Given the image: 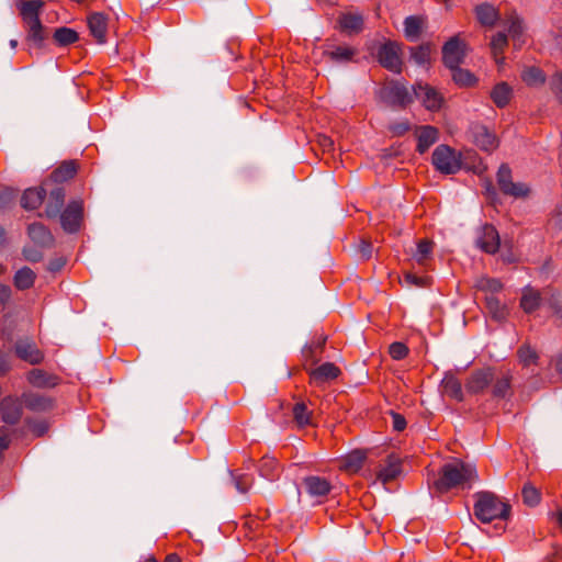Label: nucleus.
<instances>
[{
    "label": "nucleus",
    "instance_id": "393cba45",
    "mask_svg": "<svg viewBox=\"0 0 562 562\" xmlns=\"http://www.w3.org/2000/svg\"><path fill=\"white\" fill-rule=\"evenodd\" d=\"M512 380L513 376L509 371L502 373L499 376L494 375V381L491 384L492 397L497 400L509 397L513 394Z\"/></svg>",
    "mask_w": 562,
    "mask_h": 562
},
{
    "label": "nucleus",
    "instance_id": "f8f14e48",
    "mask_svg": "<svg viewBox=\"0 0 562 562\" xmlns=\"http://www.w3.org/2000/svg\"><path fill=\"white\" fill-rule=\"evenodd\" d=\"M413 99H418L429 111H438L443 102L442 94L434 87L418 82L413 86Z\"/></svg>",
    "mask_w": 562,
    "mask_h": 562
},
{
    "label": "nucleus",
    "instance_id": "680f3d73",
    "mask_svg": "<svg viewBox=\"0 0 562 562\" xmlns=\"http://www.w3.org/2000/svg\"><path fill=\"white\" fill-rule=\"evenodd\" d=\"M14 191L5 188L0 191V207H4L14 200Z\"/></svg>",
    "mask_w": 562,
    "mask_h": 562
},
{
    "label": "nucleus",
    "instance_id": "58836bf2",
    "mask_svg": "<svg viewBox=\"0 0 562 562\" xmlns=\"http://www.w3.org/2000/svg\"><path fill=\"white\" fill-rule=\"evenodd\" d=\"M366 456L361 451H352L347 454L341 461L340 468L347 472H357L359 471L364 462Z\"/></svg>",
    "mask_w": 562,
    "mask_h": 562
},
{
    "label": "nucleus",
    "instance_id": "aec40b11",
    "mask_svg": "<svg viewBox=\"0 0 562 562\" xmlns=\"http://www.w3.org/2000/svg\"><path fill=\"white\" fill-rule=\"evenodd\" d=\"M338 29L347 35L359 34L363 30L364 20L357 12L341 13L337 20Z\"/></svg>",
    "mask_w": 562,
    "mask_h": 562
},
{
    "label": "nucleus",
    "instance_id": "f03ea898",
    "mask_svg": "<svg viewBox=\"0 0 562 562\" xmlns=\"http://www.w3.org/2000/svg\"><path fill=\"white\" fill-rule=\"evenodd\" d=\"M510 514V505L490 492L476 494L474 515L483 524L494 519H507Z\"/></svg>",
    "mask_w": 562,
    "mask_h": 562
},
{
    "label": "nucleus",
    "instance_id": "cd10ccee",
    "mask_svg": "<svg viewBox=\"0 0 562 562\" xmlns=\"http://www.w3.org/2000/svg\"><path fill=\"white\" fill-rule=\"evenodd\" d=\"M30 238L42 247H50L54 244V237L49 229L42 223H33L27 227Z\"/></svg>",
    "mask_w": 562,
    "mask_h": 562
},
{
    "label": "nucleus",
    "instance_id": "49530a36",
    "mask_svg": "<svg viewBox=\"0 0 562 562\" xmlns=\"http://www.w3.org/2000/svg\"><path fill=\"white\" fill-rule=\"evenodd\" d=\"M517 356L520 363L524 367L536 364L538 360L537 351L533 348H531L528 344H524L518 348Z\"/></svg>",
    "mask_w": 562,
    "mask_h": 562
},
{
    "label": "nucleus",
    "instance_id": "0eeeda50",
    "mask_svg": "<svg viewBox=\"0 0 562 562\" xmlns=\"http://www.w3.org/2000/svg\"><path fill=\"white\" fill-rule=\"evenodd\" d=\"M467 45L459 35L449 38L442 46V63L449 68H458L465 58Z\"/></svg>",
    "mask_w": 562,
    "mask_h": 562
},
{
    "label": "nucleus",
    "instance_id": "bb28decb",
    "mask_svg": "<svg viewBox=\"0 0 562 562\" xmlns=\"http://www.w3.org/2000/svg\"><path fill=\"white\" fill-rule=\"evenodd\" d=\"M44 7L42 0H20L18 8L24 23L40 21V13Z\"/></svg>",
    "mask_w": 562,
    "mask_h": 562
},
{
    "label": "nucleus",
    "instance_id": "5fc2aeb1",
    "mask_svg": "<svg viewBox=\"0 0 562 562\" xmlns=\"http://www.w3.org/2000/svg\"><path fill=\"white\" fill-rule=\"evenodd\" d=\"M549 88L555 99L562 104V72H554L549 80Z\"/></svg>",
    "mask_w": 562,
    "mask_h": 562
},
{
    "label": "nucleus",
    "instance_id": "2eb2a0df",
    "mask_svg": "<svg viewBox=\"0 0 562 562\" xmlns=\"http://www.w3.org/2000/svg\"><path fill=\"white\" fill-rule=\"evenodd\" d=\"M402 471V464L401 460L391 454L387 456L386 459L379 464L376 470V480L380 481L382 484H387L392 481H394Z\"/></svg>",
    "mask_w": 562,
    "mask_h": 562
},
{
    "label": "nucleus",
    "instance_id": "bf43d9fd",
    "mask_svg": "<svg viewBox=\"0 0 562 562\" xmlns=\"http://www.w3.org/2000/svg\"><path fill=\"white\" fill-rule=\"evenodd\" d=\"M357 252L363 260H368L372 256V244L367 240H360L357 246Z\"/></svg>",
    "mask_w": 562,
    "mask_h": 562
},
{
    "label": "nucleus",
    "instance_id": "39448f33",
    "mask_svg": "<svg viewBox=\"0 0 562 562\" xmlns=\"http://www.w3.org/2000/svg\"><path fill=\"white\" fill-rule=\"evenodd\" d=\"M498 189L504 195L515 199L526 198L530 188L524 182H514L512 169L507 164H502L496 173Z\"/></svg>",
    "mask_w": 562,
    "mask_h": 562
},
{
    "label": "nucleus",
    "instance_id": "79ce46f5",
    "mask_svg": "<svg viewBox=\"0 0 562 562\" xmlns=\"http://www.w3.org/2000/svg\"><path fill=\"white\" fill-rule=\"evenodd\" d=\"M431 44L425 43L411 48V58L418 66H427L430 64Z\"/></svg>",
    "mask_w": 562,
    "mask_h": 562
},
{
    "label": "nucleus",
    "instance_id": "2f4dec72",
    "mask_svg": "<svg viewBox=\"0 0 562 562\" xmlns=\"http://www.w3.org/2000/svg\"><path fill=\"white\" fill-rule=\"evenodd\" d=\"M490 97L497 108L503 109L510 102L513 89L507 82H498L493 87Z\"/></svg>",
    "mask_w": 562,
    "mask_h": 562
},
{
    "label": "nucleus",
    "instance_id": "0e129e2a",
    "mask_svg": "<svg viewBox=\"0 0 562 562\" xmlns=\"http://www.w3.org/2000/svg\"><path fill=\"white\" fill-rule=\"evenodd\" d=\"M11 439L4 427L0 428V457L10 447Z\"/></svg>",
    "mask_w": 562,
    "mask_h": 562
},
{
    "label": "nucleus",
    "instance_id": "dca6fc26",
    "mask_svg": "<svg viewBox=\"0 0 562 562\" xmlns=\"http://www.w3.org/2000/svg\"><path fill=\"white\" fill-rule=\"evenodd\" d=\"M340 374L341 370L333 362H325L308 371L310 383L315 385H322L336 380Z\"/></svg>",
    "mask_w": 562,
    "mask_h": 562
},
{
    "label": "nucleus",
    "instance_id": "69168bd1",
    "mask_svg": "<svg viewBox=\"0 0 562 562\" xmlns=\"http://www.w3.org/2000/svg\"><path fill=\"white\" fill-rule=\"evenodd\" d=\"M318 144L324 151H330L334 148V140L325 135L318 137Z\"/></svg>",
    "mask_w": 562,
    "mask_h": 562
},
{
    "label": "nucleus",
    "instance_id": "603ef678",
    "mask_svg": "<svg viewBox=\"0 0 562 562\" xmlns=\"http://www.w3.org/2000/svg\"><path fill=\"white\" fill-rule=\"evenodd\" d=\"M507 24L508 33L513 37V40H519L524 32L521 20L515 13H512L507 18Z\"/></svg>",
    "mask_w": 562,
    "mask_h": 562
},
{
    "label": "nucleus",
    "instance_id": "a19ab883",
    "mask_svg": "<svg viewBox=\"0 0 562 562\" xmlns=\"http://www.w3.org/2000/svg\"><path fill=\"white\" fill-rule=\"evenodd\" d=\"M53 38L59 46H67L76 43L79 40L78 33L70 27H58L53 34Z\"/></svg>",
    "mask_w": 562,
    "mask_h": 562
},
{
    "label": "nucleus",
    "instance_id": "ea45409f",
    "mask_svg": "<svg viewBox=\"0 0 562 562\" xmlns=\"http://www.w3.org/2000/svg\"><path fill=\"white\" fill-rule=\"evenodd\" d=\"M434 250V243L429 239H420L417 244V249L413 255V259L419 266H426L427 261L430 259Z\"/></svg>",
    "mask_w": 562,
    "mask_h": 562
},
{
    "label": "nucleus",
    "instance_id": "a878e982",
    "mask_svg": "<svg viewBox=\"0 0 562 562\" xmlns=\"http://www.w3.org/2000/svg\"><path fill=\"white\" fill-rule=\"evenodd\" d=\"M65 189L57 187L49 192L48 200L45 207V216L48 218L57 217L61 212L65 203Z\"/></svg>",
    "mask_w": 562,
    "mask_h": 562
},
{
    "label": "nucleus",
    "instance_id": "4468645a",
    "mask_svg": "<svg viewBox=\"0 0 562 562\" xmlns=\"http://www.w3.org/2000/svg\"><path fill=\"white\" fill-rule=\"evenodd\" d=\"M477 247L486 254H495L499 249V235L492 224H485L481 227L476 239Z\"/></svg>",
    "mask_w": 562,
    "mask_h": 562
},
{
    "label": "nucleus",
    "instance_id": "9d476101",
    "mask_svg": "<svg viewBox=\"0 0 562 562\" xmlns=\"http://www.w3.org/2000/svg\"><path fill=\"white\" fill-rule=\"evenodd\" d=\"M59 217L65 232L70 234L78 232L83 220V202L81 200L69 202L66 209L59 214Z\"/></svg>",
    "mask_w": 562,
    "mask_h": 562
},
{
    "label": "nucleus",
    "instance_id": "4c0bfd02",
    "mask_svg": "<svg viewBox=\"0 0 562 562\" xmlns=\"http://www.w3.org/2000/svg\"><path fill=\"white\" fill-rule=\"evenodd\" d=\"M521 79L529 87H540L546 82V74L538 67H527L521 74Z\"/></svg>",
    "mask_w": 562,
    "mask_h": 562
},
{
    "label": "nucleus",
    "instance_id": "de8ad7c7",
    "mask_svg": "<svg viewBox=\"0 0 562 562\" xmlns=\"http://www.w3.org/2000/svg\"><path fill=\"white\" fill-rule=\"evenodd\" d=\"M486 308L497 321L505 319L506 308L501 304L499 300L493 295L486 297Z\"/></svg>",
    "mask_w": 562,
    "mask_h": 562
},
{
    "label": "nucleus",
    "instance_id": "6e6d98bb",
    "mask_svg": "<svg viewBox=\"0 0 562 562\" xmlns=\"http://www.w3.org/2000/svg\"><path fill=\"white\" fill-rule=\"evenodd\" d=\"M408 348L405 344L395 341L390 345L389 347V353L392 359L394 360H402L407 357L408 355Z\"/></svg>",
    "mask_w": 562,
    "mask_h": 562
},
{
    "label": "nucleus",
    "instance_id": "3c124183",
    "mask_svg": "<svg viewBox=\"0 0 562 562\" xmlns=\"http://www.w3.org/2000/svg\"><path fill=\"white\" fill-rule=\"evenodd\" d=\"M507 46V36L503 32H498L493 36L491 42V49L495 60L498 63V56H501Z\"/></svg>",
    "mask_w": 562,
    "mask_h": 562
},
{
    "label": "nucleus",
    "instance_id": "e2e57ef3",
    "mask_svg": "<svg viewBox=\"0 0 562 562\" xmlns=\"http://www.w3.org/2000/svg\"><path fill=\"white\" fill-rule=\"evenodd\" d=\"M392 425L396 431H402L406 428V419L398 413H392Z\"/></svg>",
    "mask_w": 562,
    "mask_h": 562
},
{
    "label": "nucleus",
    "instance_id": "6ab92c4d",
    "mask_svg": "<svg viewBox=\"0 0 562 562\" xmlns=\"http://www.w3.org/2000/svg\"><path fill=\"white\" fill-rule=\"evenodd\" d=\"M108 20V15L101 12H93L87 18L90 34L99 44H104L106 42Z\"/></svg>",
    "mask_w": 562,
    "mask_h": 562
},
{
    "label": "nucleus",
    "instance_id": "1a4fd4ad",
    "mask_svg": "<svg viewBox=\"0 0 562 562\" xmlns=\"http://www.w3.org/2000/svg\"><path fill=\"white\" fill-rule=\"evenodd\" d=\"M359 50L348 44H331L327 42L324 45L323 57L337 65H346L349 63H353L358 55Z\"/></svg>",
    "mask_w": 562,
    "mask_h": 562
},
{
    "label": "nucleus",
    "instance_id": "c85d7f7f",
    "mask_svg": "<svg viewBox=\"0 0 562 562\" xmlns=\"http://www.w3.org/2000/svg\"><path fill=\"white\" fill-rule=\"evenodd\" d=\"M425 19L419 15H409L404 20V35L409 42H417L423 33Z\"/></svg>",
    "mask_w": 562,
    "mask_h": 562
},
{
    "label": "nucleus",
    "instance_id": "f704fd0d",
    "mask_svg": "<svg viewBox=\"0 0 562 562\" xmlns=\"http://www.w3.org/2000/svg\"><path fill=\"white\" fill-rule=\"evenodd\" d=\"M258 471L262 477L272 481L279 475V462L274 457L265 456L259 461Z\"/></svg>",
    "mask_w": 562,
    "mask_h": 562
},
{
    "label": "nucleus",
    "instance_id": "09e8293b",
    "mask_svg": "<svg viewBox=\"0 0 562 562\" xmlns=\"http://www.w3.org/2000/svg\"><path fill=\"white\" fill-rule=\"evenodd\" d=\"M235 487L238 492L245 494L254 484V476L246 473L232 472Z\"/></svg>",
    "mask_w": 562,
    "mask_h": 562
},
{
    "label": "nucleus",
    "instance_id": "c756f323",
    "mask_svg": "<svg viewBox=\"0 0 562 562\" xmlns=\"http://www.w3.org/2000/svg\"><path fill=\"white\" fill-rule=\"evenodd\" d=\"M46 196V191L40 188L26 189L21 198V205L25 210L38 209Z\"/></svg>",
    "mask_w": 562,
    "mask_h": 562
},
{
    "label": "nucleus",
    "instance_id": "774afa93",
    "mask_svg": "<svg viewBox=\"0 0 562 562\" xmlns=\"http://www.w3.org/2000/svg\"><path fill=\"white\" fill-rule=\"evenodd\" d=\"M11 369L9 361L0 356V375H4Z\"/></svg>",
    "mask_w": 562,
    "mask_h": 562
},
{
    "label": "nucleus",
    "instance_id": "c9c22d12",
    "mask_svg": "<svg viewBox=\"0 0 562 562\" xmlns=\"http://www.w3.org/2000/svg\"><path fill=\"white\" fill-rule=\"evenodd\" d=\"M35 279V272L29 267H23L15 272L13 283L19 290H27L34 285Z\"/></svg>",
    "mask_w": 562,
    "mask_h": 562
},
{
    "label": "nucleus",
    "instance_id": "6e6552de",
    "mask_svg": "<svg viewBox=\"0 0 562 562\" xmlns=\"http://www.w3.org/2000/svg\"><path fill=\"white\" fill-rule=\"evenodd\" d=\"M494 381V368L485 367L473 370L468 376L464 387L471 395L483 394Z\"/></svg>",
    "mask_w": 562,
    "mask_h": 562
},
{
    "label": "nucleus",
    "instance_id": "052dcab7",
    "mask_svg": "<svg viewBox=\"0 0 562 562\" xmlns=\"http://www.w3.org/2000/svg\"><path fill=\"white\" fill-rule=\"evenodd\" d=\"M30 428L35 436L42 437L47 432L48 424L45 420L34 422L30 423Z\"/></svg>",
    "mask_w": 562,
    "mask_h": 562
},
{
    "label": "nucleus",
    "instance_id": "72a5a7b5",
    "mask_svg": "<svg viewBox=\"0 0 562 562\" xmlns=\"http://www.w3.org/2000/svg\"><path fill=\"white\" fill-rule=\"evenodd\" d=\"M479 22L485 26H493L499 18V12L492 4L483 3L475 8Z\"/></svg>",
    "mask_w": 562,
    "mask_h": 562
},
{
    "label": "nucleus",
    "instance_id": "338daca9",
    "mask_svg": "<svg viewBox=\"0 0 562 562\" xmlns=\"http://www.w3.org/2000/svg\"><path fill=\"white\" fill-rule=\"evenodd\" d=\"M11 297V288L0 283V304H5Z\"/></svg>",
    "mask_w": 562,
    "mask_h": 562
},
{
    "label": "nucleus",
    "instance_id": "c03bdc74",
    "mask_svg": "<svg viewBox=\"0 0 562 562\" xmlns=\"http://www.w3.org/2000/svg\"><path fill=\"white\" fill-rule=\"evenodd\" d=\"M540 301L541 297L538 291L526 289L520 300V307L526 313H532L539 307Z\"/></svg>",
    "mask_w": 562,
    "mask_h": 562
},
{
    "label": "nucleus",
    "instance_id": "473e14b6",
    "mask_svg": "<svg viewBox=\"0 0 562 562\" xmlns=\"http://www.w3.org/2000/svg\"><path fill=\"white\" fill-rule=\"evenodd\" d=\"M78 171V164L76 160H66L60 164L50 175L54 182L61 183L72 179Z\"/></svg>",
    "mask_w": 562,
    "mask_h": 562
},
{
    "label": "nucleus",
    "instance_id": "4d7b16f0",
    "mask_svg": "<svg viewBox=\"0 0 562 562\" xmlns=\"http://www.w3.org/2000/svg\"><path fill=\"white\" fill-rule=\"evenodd\" d=\"M411 130V124L408 121L394 122L389 125V132L392 136H403Z\"/></svg>",
    "mask_w": 562,
    "mask_h": 562
},
{
    "label": "nucleus",
    "instance_id": "a211bd4d",
    "mask_svg": "<svg viewBox=\"0 0 562 562\" xmlns=\"http://www.w3.org/2000/svg\"><path fill=\"white\" fill-rule=\"evenodd\" d=\"M1 418L5 424L15 425L22 417V404L19 398L7 396L0 403Z\"/></svg>",
    "mask_w": 562,
    "mask_h": 562
},
{
    "label": "nucleus",
    "instance_id": "b1692460",
    "mask_svg": "<svg viewBox=\"0 0 562 562\" xmlns=\"http://www.w3.org/2000/svg\"><path fill=\"white\" fill-rule=\"evenodd\" d=\"M27 382L34 387L46 389L55 387L59 383V378L50 374L43 369H32L26 375Z\"/></svg>",
    "mask_w": 562,
    "mask_h": 562
},
{
    "label": "nucleus",
    "instance_id": "412c9836",
    "mask_svg": "<svg viewBox=\"0 0 562 562\" xmlns=\"http://www.w3.org/2000/svg\"><path fill=\"white\" fill-rule=\"evenodd\" d=\"M441 393L443 396H448L457 402L464 401V392L462 389L461 381L452 372H446L440 383Z\"/></svg>",
    "mask_w": 562,
    "mask_h": 562
},
{
    "label": "nucleus",
    "instance_id": "7ed1b4c3",
    "mask_svg": "<svg viewBox=\"0 0 562 562\" xmlns=\"http://www.w3.org/2000/svg\"><path fill=\"white\" fill-rule=\"evenodd\" d=\"M431 164L443 175H454L461 169V156L448 145H439L432 153Z\"/></svg>",
    "mask_w": 562,
    "mask_h": 562
},
{
    "label": "nucleus",
    "instance_id": "423d86ee",
    "mask_svg": "<svg viewBox=\"0 0 562 562\" xmlns=\"http://www.w3.org/2000/svg\"><path fill=\"white\" fill-rule=\"evenodd\" d=\"M380 65L394 74H401L403 61L401 58V46L398 43L387 41L381 44L375 54Z\"/></svg>",
    "mask_w": 562,
    "mask_h": 562
},
{
    "label": "nucleus",
    "instance_id": "ddd939ff",
    "mask_svg": "<svg viewBox=\"0 0 562 562\" xmlns=\"http://www.w3.org/2000/svg\"><path fill=\"white\" fill-rule=\"evenodd\" d=\"M472 139L475 146L481 150L492 153L498 147V139L496 135L491 132L485 125L475 124L471 128Z\"/></svg>",
    "mask_w": 562,
    "mask_h": 562
},
{
    "label": "nucleus",
    "instance_id": "4be33fe9",
    "mask_svg": "<svg viewBox=\"0 0 562 562\" xmlns=\"http://www.w3.org/2000/svg\"><path fill=\"white\" fill-rule=\"evenodd\" d=\"M415 135L417 137L416 150L420 155L425 154L439 138L438 130L431 125L417 126Z\"/></svg>",
    "mask_w": 562,
    "mask_h": 562
},
{
    "label": "nucleus",
    "instance_id": "9b49d317",
    "mask_svg": "<svg viewBox=\"0 0 562 562\" xmlns=\"http://www.w3.org/2000/svg\"><path fill=\"white\" fill-rule=\"evenodd\" d=\"M302 486L307 495L314 498L317 504H323L333 490L331 483L326 477L318 475L305 476L302 481Z\"/></svg>",
    "mask_w": 562,
    "mask_h": 562
},
{
    "label": "nucleus",
    "instance_id": "13d9d810",
    "mask_svg": "<svg viewBox=\"0 0 562 562\" xmlns=\"http://www.w3.org/2000/svg\"><path fill=\"white\" fill-rule=\"evenodd\" d=\"M404 280L408 285H415V286H419V288H424L428 283L427 277H418L412 272L405 273Z\"/></svg>",
    "mask_w": 562,
    "mask_h": 562
},
{
    "label": "nucleus",
    "instance_id": "5701e85b",
    "mask_svg": "<svg viewBox=\"0 0 562 562\" xmlns=\"http://www.w3.org/2000/svg\"><path fill=\"white\" fill-rule=\"evenodd\" d=\"M21 398L24 406L32 412H48L55 407V402L52 397L37 393H23Z\"/></svg>",
    "mask_w": 562,
    "mask_h": 562
},
{
    "label": "nucleus",
    "instance_id": "e433bc0d",
    "mask_svg": "<svg viewBox=\"0 0 562 562\" xmlns=\"http://www.w3.org/2000/svg\"><path fill=\"white\" fill-rule=\"evenodd\" d=\"M292 415L299 427L312 425L313 412L310 411L304 402H297L292 407Z\"/></svg>",
    "mask_w": 562,
    "mask_h": 562
},
{
    "label": "nucleus",
    "instance_id": "f257e3e1",
    "mask_svg": "<svg viewBox=\"0 0 562 562\" xmlns=\"http://www.w3.org/2000/svg\"><path fill=\"white\" fill-rule=\"evenodd\" d=\"M476 479V470L460 459H452L445 463L439 471L438 479L434 482V487L439 493H447L452 488L464 487Z\"/></svg>",
    "mask_w": 562,
    "mask_h": 562
},
{
    "label": "nucleus",
    "instance_id": "7c9ffc66",
    "mask_svg": "<svg viewBox=\"0 0 562 562\" xmlns=\"http://www.w3.org/2000/svg\"><path fill=\"white\" fill-rule=\"evenodd\" d=\"M24 24L26 27V41L37 48L43 47L47 34L41 20L27 22Z\"/></svg>",
    "mask_w": 562,
    "mask_h": 562
},
{
    "label": "nucleus",
    "instance_id": "20e7f679",
    "mask_svg": "<svg viewBox=\"0 0 562 562\" xmlns=\"http://www.w3.org/2000/svg\"><path fill=\"white\" fill-rule=\"evenodd\" d=\"M413 92H409L405 83L392 80L380 89V98L392 106L405 109L413 101Z\"/></svg>",
    "mask_w": 562,
    "mask_h": 562
},
{
    "label": "nucleus",
    "instance_id": "864d4df0",
    "mask_svg": "<svg viewBox=\"0 0 562 562\" xmlns=\"http://www.w3.org/2000/svg\"><path fill=\"white\" fill-rule=\"evenodd\" d=\"M477 289L481 291L490 292L491 294L497 293L503 289V284L498 279L481 278L477 281Z\"/></svg>",
    "mask_w": 562,
    "mask_h": 562
},
{
    "label": "nucleus",
    "instance_id": "8fccbe9b",
    "mask_svg": "<svg viewBox=\"0 0 562 562\" xmlns=\"http://www.w3.org/2000/svg\"><path fill=\"white\" fill-rule=\"evenodd\" d=\"M524 503L528 506H536L540 503L541 494L531 484H525L521 491Z\"/></svg>",
    "mask_w": 562,
    "mask_h": 562
},
{
    "label": "nucleus",
    "instance_id": "f3484780",
    "mask_svg": "<svg viewBox=\"0 0 562 562\" xmlns=\"http://www.w3.org/2000/svg\"><path fill=\"white\" fill-rule=\"evenodd\" d=\"M15 355L30 364H40L44 360V353L31 340H19L14 346Z\"/></svg>",
    "mask_w": 562,
    "mask_h": 562
},
{
    "label": "nucleus",
    "instance_id": "37998d69",
    "mask_svg": "<svg viewBox=\"0 0 562 562\" xmlns=\"http://www.w3.org/2000/svg\"><path fill=\"white\" fill-rule=\"evenodd\" d=\"M326 342V338H322L316 342H313L310 346H306L302 350V356L305 359V362H310L311 364H315L319 361L324 346Z\"/></svg>",
    "mask_w": 562,
    "mask_h": 562
},
{
    "label": "nucleus",
    "instance_id": "a18cd8bd",
    "mask_svg": "<svg viewBox=\"0 0 562 562\" xmlns=\"http://www.w3.org/2000/svg\"><path fill=\"white\" fill-rule=\"evenodd\" d=\"M450 70L452 71V80L456 85L460 87H472L476 83V78L471 71L462 69L460 66Z\"/></svg>",
    "mask_w": 562,
    "mask_h": 562
}]
</instances>
